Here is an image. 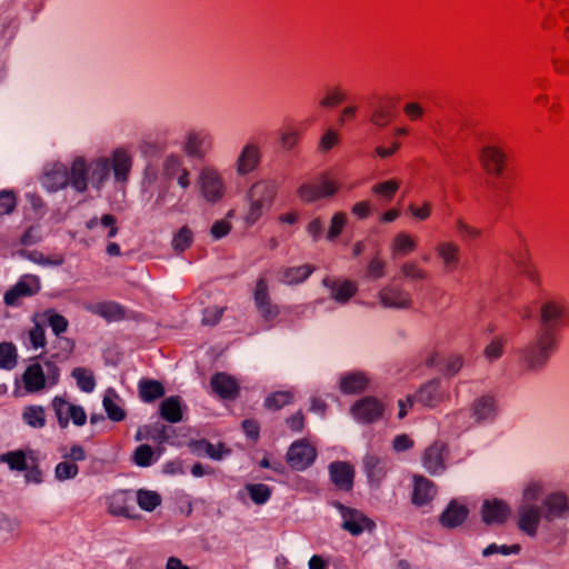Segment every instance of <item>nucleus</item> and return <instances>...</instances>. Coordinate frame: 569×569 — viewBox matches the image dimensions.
Instances as JSON below:
<instances>
[{
    "instance_id": "obj_39",
    "label": "nucleus",
    "mask_w": 569,
    "mask_h": 569,
    "mask_svg": "<svg viewBox=\"0 0 569 569\" xmlns=\"http://www.w3.org/2000/svg\"><path fill=\"white\" fill-rule=\"evenodd\" d=\"M417 249L416 239L408 232H399L395 236L390 250L393 257L406 256Z\"/></svg>"
},
{
    "instance_id": "obj_17",
    "label": "nucleus",
    "mask_w": 569,
    "mask_h": 569,
    "mask_svg": "<svg viewBox=\"0 0 569 569\" xmlns=\"http://www.w3.org/2000/svg\"><path fill=\"white\" fill-rule=\"evenodd\" d=\"M322 284L329 290L330 298L340 305L347 303L358 292L357 283L349 279L326 277Z\"/></svg>"
},
{
    "instance_id": "obj_13",
    "label": "nucleus",
    "mask_w": 569,
    "mask_h": 569,
    "mask_svg": "<svg viewBox=\"0 0 569 569\" xmlns=\"http://www.w3.org/2000/svg\"><path fill=\"white\" fill-rule=\"evenodd\" d=\"M253 301L260 316L267 322L274 321L280 315V308L271 301L269 286L266 278H259L256 281L253 290Z\"/></svg>"
},
{
    "instance_id": "obj_11",
    "label": "nucleus",
    "mask_w": 569,
    "mask_h": 569,
    "mask_svg": "<svg viewBox=\"0 0 569 569\" xmlns=\"http://www.w3.org/2000/svg\"><path fill=\"white\" fill-rule=\"evenodd\" d=\"M198 183L201 194L208 202H218L224 194V183L219 171L211 167L200 170Z\"/></svg>"
},
{
    "instance_id": "obj_15",
    "label": "nucleus",
    "mask_w": 569,
    "mask_h": 569,
    "mask_svg": "<svg viewBox=\"0 0 569 569\" xmlns=\"http://www.w3.org/2000/svg\"><path fill=\"white\" fill-rule=\"evenodd\" d=\"M329 478L338 491L351 492L355 486L356 469L348 461H333L328 467Z\"/></svg>"
},
{
    "instance_id": "obj_42",
    "label": "nucleus",
    "mask_w": 569,
    "mask_h": 569,
    "mask_svg": "<svg viewBox=\"0 0 569 569\" xmlns=\"http://www.w3.org/2000/svg\"><path fill=\"white\" fill-rule=\"evenodd\" d=\"M18 365L17 347L9 341L0 342V369L12 370Z\"/></svg>"
},
{
    "instance_id": "obj_3",
    "label": "nucleus",
    "mask_w": 569,
    "mask_h": 569,
    "mask_svg": "<svg viewBox=\"0 0 569 569\" xmlns=\"http://www.w3.org/2000/svg\"><path fill=\"white\" fill-rule=\"evenodd\" d=\"M90 168L82 157H77L70 164L69 170L66 167H54L49 177L60 176V180L54 182L57 188H66L71 186L77 192L83 193L88 190V181Z\"/></svg>"
},
{
    "instance_id": "obj_57",
    "label": "nucleus",
    "mask_w": 569,
    "mask_h": 569,
    "mask_svg": "<svg viewBox=\"0 0 569 569\" xmlns=\"http://www.w3.org/2000/svg\"><path fill=\"white\" fill-rule=\"evenodd\" d=\"M28 338L30 346L36 350L44 348L47 343L44 328L39 322H36L33 327L28 330Z\"/></svg>"
},
{
    "instance_id": "obj_47",
    "label": "nucleus",
    "mask_w": 569,
    "mask_h": 569,
    "mask_svg": "<svg viewBox=\"0 0 569 569\" xmlns=\"http://www.w3.org/2000/svg\"><path fill=\"white\" fill-rule=\"evenodd\" d=\"M71 376L76 379L78 388L83 392H92L96 387V380L91 370L77 367Z\"/></svg>"
},
{
    "instance_id": "obj_7",
    "label": "nucleus",
    "mask_w": 569,
    "mask_h": 569,
    "mask_svg": "<svg viewBox=\"0 0 569 569\" xmlns=\"http://www.w3.org/2000/svg\"><path fill=\"white\" fill-rule=\"evenodd\" d=\"M331 505L340 513L341 529L351 536L358 537L365 531L372 532L376 529V522L361 510L348 507L340 501H333Z\"/></svg>"
},
{
    "instance_id": "obj_43",
    "label": "nucleus",
    "mask_w": 569,
    "mask_h": 569,
    "mask_svg": "<svg viewBox=\"0 0 569 569\" xmlns=\"http://www.w3.org/2000/svg\"><path fill=\"white\" fill-rule=\"evenodd\" d=\"M393 120L392 107L388 104H378L371 112L369 121L377 128H386Z\"/></svg>"
},
{
    "instance_id": "obj_52",
    "label": "nucleus",
    "mask_w": 569,
    "mask_h": 569,
    "mask_svg": "<svg viewBox=\"0 0 569 569\" xmlns=\"http://www.w3.org/2000/svg\"><path fill=\"white\" fill-rule=\"evenodd\" d=\"M43 316L47 320V323L51 328L52 332L56 336H60L61 333L66 332L69 326V321L66 317L58 313L53 309H47L43 312Z\"/></svg>"
},
{
    "instance_id": "obj_31",
    "label": "nucleus",
    "mask_w": 569,
    "mask_h": 569,
    "mask_svg": "<svg viewBox=\"0 0 569 569\" xmlns=\"http://www.w3.org/2000/svg\"><path fill=\"white\" fill-rule=\"evenodd\" d=\"M166 393L161 381L151 378H141L138 381V395L141 401L146 403L154 402Z\"/></svg>"
},
{
    "instance_id": "obj_46",
    "label": "nucleus",
    "mask_w": 569,
    "mask_h": 569,
    "mask_svg": "<svg viewBox=\"0 0 569 569\" xmlns=\"http://www.w3.org/2000/svg\"><path fill=\"white\" fill-rule=\"evenodd\" d=\"M293 398L295 396L290 390L274 391L264 399V407L270 410H280L292 403Z\"/></svg>"
},
{
    "instance_id": "obj_29",
    "label": "nucleus",
    "mask_w": 569,
    "mask_h": 569,
    "mask_svg": "<svg viewBox=\"0 0 569 569\" xmlns=\"http://www.w3.org/2000/svg\"><path fill=\"white\" fill-rule=\"evenodd\" d=\"M89 310L107 322H120L127 319V309L116 301H102L89 307Z\"/></svg>"
},
{
    "instance_id": "obj_9",
    "label": "nucleus",
    "mask_w": 569,
    "mask_h": 569,
    "mask_svg": "<svg viewBox=\"0 0 569 569\" xmlns=\"http://www.w3.org/2000/svg\"><path fill=\"white\" fill-rule=\"evenodd\" d=\"M317 458V449L307 439L293 441L286 453V462L290 469L303 471L312 466Z\"/></svg>"
},
{
    "instance_id": "obj_23",
    "label": "nucleus",
    "mask_w": 569,
    "mask_h": 569,
    "mask_svg": "<svg viewBox=\"0 0 569 569\" xmlns=\"http://www.w3.org/2000/svg\"><path fill=\"white\" fill-rule=\"evenodd\" d=\"M469 509L466 505L452 499L439 516V522L443 528L453 529L461 526L468 518Z\"/></svg>"
},
{
    "instance_id": "obj_44",
    "label": "nucleus",
    "mask_w": 569,
    "mask_h": 569,
    "mask_svg": "<svg viewBox=\"0 0 569 569\" xmlns=\"http://www.w3.org/2000/svg\"><path fill=\"white\" fill-rule=\"evenodd\" d=\"M193 233L188 226L181 227L172 237L171 247L174 252L182 253L191 247Z\"/></svg>"
},
{
    "instance_id": "obj_8",
    "label": "nucleus",
    "mask_w": 569,
    "mask_h": 569,
    "mask_svg": "<svg viewBox=\"0 0 569 569\" xmlns=\"http://www.w3.org/2000/svg\"><path fill=\"white\" fill-rule=\"evenodd\" d=\"M50 407L61 429L67 428L70 421L78 427H82L87 422L84 409L79 405L68 401L66 396H54L50 401Z\"/></svg>"
},
{
    "instance_id": "obj_49",
    "label": "nucleus",
    "mask_w": 569,
    "mask_h": 569,
    "mask_svg": "<svg viewBox=\"0 0 569 569\" xmlns=\"http://www.w3.org/2000/svg\"><path fill=\"white\" fill-rule=\"evenodd\" d=\"M472 412L477 420L492 417L495 413V399L490 396L480 397L473 402Z\"/></svg>"
},
{
    "instance_id": "obj_24",
    "label": "nucleus",
    "mask_w": 569,
    "mask_h": 569,
    "mask_svg": "<svg viewBox=\"0 0 569 569\" xmlns=\"http://www.w3.org/2000/svg\"><path fill=\"white\" fill-rule=\"evenodd\" d=\"M510 515L509 506L500 499L486 500L481 507L482 521L487 525L503 523Z\"/></svg>"
},
{
    "instance_id": "obj_50",
    "label": "nucleus",
    "mask_w": 569,
    "mask_h": 569,
    "mask_svg": "<svg viewBox=\"0 0 569 569\" xmlns=\"http://www.w3.org/2000/svg\"><path fill=\"white\" fill-rule=\"evenodd\" d=\"M0 460L6 462L11 470L16 471H23L30 463L23 450L8 451L1 456Z\"/></svg>"
},
{
    "instance_id": "obj_40",
    "label": "nucleus",
    "mask_w": 569,
    "mask_h": 569,
    "mask_svg": "<svg viewBox=\"0 0 569 569\" xmlns=\"http://www.w3.org/2000/svg\"><path fill=\"white\" fill-rule=\"evenodd\" d=\"M160 416L171 423L181 421L182 409L179 397L171 396L164 399L160 405Z\"/></svg>"
},
{
    "instance_id": "obj_27",
    "label": "nucleus",
    "mask_w": 569,
    "mask_h": 569,
    "mask_svg": "<svg viewBox=\"0 0 569 569\" xmlns=\"http://www.w3.org/2000/svg\"><path fill=\"white\" fill-rule=\"evenodd\" d=\"M389 469L388 463L377 456L370 455L363 459V471L372 486H380L387 478Z\"/></svg>"
},
{
    "instance_id": "obj_45",
    "label": "nucleus",
    "mask_w": 569,
    "mask_h": 569,
    "mask_svg": "<svg viewBox=\"0 0 569 569\" xmlns=\"http://www.w3.org/2000/svg\"><path fill=\"white\" fill-rule=\"evenodd\" d=\"M244 490L256 505H264L272 495V489L264 483H247Z\"/></svg>"
},
{
    "instance_id": "obj_4",
    "label": "nucleus",
    "mask_w": 569,
    "mask_h": 569,
    "mask_svg": "<svg viewBox=\"0 0 569 569\" xmlns=\"http://www.w3.org/2000/svg\"><path fill=\"white\" fill-rule=\"evenodd\" d=\"M569 319V303L563 297H550L541 302L539 309V320L541 328L539 331H551L563 327Z\"/></svg>"
},
{
    "instance_id": "obj_30",
    "label": "nucleus",
    "mask_w": 569,
    "mask_h": 569,
    "mask_svg": "<svg viewBox=\"0 0 569 569\" xmlns=\"http://www.w3.org/2000/svg\"><path fill=\"white\" fill-rule=\"evenodd\" d=\"M435 249L447 272H452L458 268L460 262V247L456 242H439Z\"/></svg>"
},
{
    "instance_id": "obj_34",
    "label": "nucleus",
    "mask_w": 569,
    "mask_h": 569,
    "mask_svg": "<svg viewBox=\"0 0 569 569\" xmlns=\"http://www.w3.org/2000/svg\"><path fill=\"white\" fill-rule=\"evenodd\" d=\"M88 166L90 168L89 178L91 184L97 190H100L109 178L110 160L109 158L101 157L92 160Z\"/></svg>"
},
{
    "instance_id": "obj_61",
    "label": "nucleus",
    "mask_w": 569,
    "mask_h": 569,
    "mask_svg": "<svg viewBox=\"0 0 569 569\" xmlns=\"http://www.w3.org/2000/svg\"><path fill=\"white\" fill-rule=\"evenodd\" d=\"M347 222L346 213L342 211L336 212L330 221L327 238L333 240L340 236Z\"/></svg>"
},
{
    "instance_id": "obj_58",
    "label": "nucleus",
    "mask_w": 569,
    "mask_h": 569,
    "mask_svg": "<svg viewBox=\"0 0 569 569\" xmlns=\"http://www.w3.org/2000/svg\"><path fill=\"white\" fill-rule=\"evenodd\" d=\"M103 408L110 420L120 422L126 419V411L110 397L103 398Z\"/></svg>"
},
{
    "instance_id": "obj_2",
    "label": "nucleus",
    "mask_w": 569,
    "mask_h": 569,
    "mask_svg": "<svg viewBox=\"0 0 569 569\" xmlns=\"http://www.w3.org/2000/svg\"><path fill=\"white\" fill-rule=\"evenodd\" d=\"M557 348L556 335L538 331L536 338L522 350V361L529 369L541 368Z\"/></svg>"
},
{
    "instance_id": "obj_41",
    "label": "nucleus",
    "mask_w": 569,
    "mask_h": 569,
    "mask_svg": "<svg viewBox=\"0 0 569 569\" xmlns=\"http://www.w3.org/2000/svg\"><path fill=\"white\" fill-rule=\"evenodd\" d=\"M206 146H210V142L207 140V136L191 132L187 137L184 152L191 158L201 159L204 157Z\"/></svg>"
},
{
    "instance_id": "obj_55",
    "label": "nucleus",
    "mask_w": 569,
    "mask_h": 569,
    "mask_svg": "<svg viewBox=\"0 0 569 569\" xmlns=\"http://www.w3.org/2000/svg\"><path fill=\"white\" fill-rule=\"evenodd\" d=\"M79 472V467L69 459H63L54 468V476L58 480L64 481L74 478Z\"/></svg>"
},
{
    "instance_id": "obj_35",
    "label": "nucleus",
    "mask_w": 569,
    "mask_h": 569,
    "mask_svg": "<svg viewBox=\"0 0 569 569\" xmlns=\"http://www.w3.org/2000/svg\"><path fill=\"white\" fill-rule=\"evenodd\" d=\"M347 90L341 84H332L323 88L318 104L323 109H335L347 100Z\"/></svg>"
},
{
    "instance_id": "obj_60",
    "label": "nucleus",
    "mask_w": 569,
    "mask_h": 569,
    "mask_svg": "<svg viewBox=\"0 0 569 569\" xmlns=\"http://www.w3.org/2000/svg\"><path fill=\"white\" fill-rule=\"evenodd\" d=\"M339 143H340L339 133L336 130L329 128L321 136L319 143H318V149H319V151L326 153V152L330 151L332 148L337 147Z\"/></svg>"
},
{
    "instance_id": "obj_6",
    "label": "nucleus",
    "mask_w": 569,
    "mask_h": 569,
    "mask_svg": "<svg viewBox=\"0 0 569 569\" xmlns=\"http://www.w3.org/2000/svg\"><path fill=\"white\" fill-rule=\"evenodd\" d=\"M340 190V182L330 173H322L316 180L302 183L297 193L308 203L333 197Z\"/></svg>"
},
{
    "instance_id": "obj_28",
    "label": "nucleus",
    "mask_w": 569,
    "mask_h": 569,
    "mask_svg": "<svg viewBox=\"0 0 569 569\" xmlns=\"http://www.w3.org/2000/svg\"><path fill=\"white\" fill-rule=\"evenodd\" d=\"M260 159L261 151L259 147L253 143H247L236 161L237 172L241 176L252 172L259 166Z\"/></svg>"
},
{
    "instance_id": "obj_54",
    "label": "nucleus",
    "mask_w": 569,
    "mask_h": 569,
    "mask_svg": "<svg viewBox=\"0 0 569 569\" xmlns=\"http://www.w3.org/2000/svg\"><path fill=\"white\" fill-rule=\"evenodd\" d=\"M132 461L138 467H149L154 461V451L149 445H140L136 448L132 456Z\"/></svg>"
},
{
    "instance_id": "obj_48",
    "label": "nucleus",
    "mask_w": 569,
    "mask_h": 569,
    "mask_svg": "<svg viewBox=\"0 0 569 569\" xmlns=\"http://www.w3.org/2000/svg\"><path fill=\"white\" fill-rule=\"evenodd\" d=\"M399 188L400 182L397 179H389L373 184L371 188V192L385 199L387 202H390L395 198Z\"/></svg>"
},
{
    "instance_id": "obj_18",
    "label": "nucleus",
    "mask_w": 569,
    "mask_h": 569,
    "mask_svg": "<svg viewBox=\"0 0 569 569\" xmlns=\"http://www.w3.org/2000/svg\"><path fill=\"white\" fill-rule=\"evenodd\" d=\"M540 510L542 519L548 522L565 518L569 513L568 498L562 492L550 493L542 501V508Z\"/></svg>"
},
{
    "instance_id": "obj_51",
    "label": "nucleus",
    "mask_w": 569,
    "mask_h": 569,
    "mask_svg": "<svg viewBox=\"0 0 569 569\" xmlns=\"http://www.w3.org/2000/svg\"><path fill=\"white\" fill-rule=\"evenodd\" d=\"M197 448L203 450L204 453L213 460H221L231 453V449L222 442L213 445L207 440H201L197 443Z\"/></svg>"
},
{
    "instance_id": "obj_14",
    "label": "nucleus",
    "mask_w": 569,
    "mask_h": 569,
    "mask_svg": "<svg viewBox=\"0 0 569 569\" xmlns=\"http://www.w3.org/2000/svg\"><path fill=\"white\" fill-rule=\"evenodd\" d=\"M352 417L361 423H372L385 412L383 403L375 397H363L351 406Z\"/></svg>"
},
{
    "instance_id": "obj_33",
    "label": "nucleus",
    "mask_w": 569,
    "mask_h": 569,
    "mask_svg": "<svg viewBox=\"0 0 569 569\" xmlns=\"http://www.w3.org/2000/svg\"><path fill=\"white\" fill-rule=\"evenodd\" d=\"M276 186L270 181H258L248 191V200H256L269 208L276 197Z\"/></svg>"
},
{
    "instance_id": "obj_5",
    "label": "nucleus",
    "mask_w": 569,
    "mask_h": 569,
    "mask_svg": "<svg viewBox=\"0 0 569 569\" xmlns=\"http://www.w3.org/2000/svg\"><path fill=\"white\" fill-rule=\"evenodd\" d=\"M478 161L487 176L499 179L509 166L507 148L500 143H486L479 150Z\"/></svg>"
},
{
    "instance_id": "obj_1",
    "label": "nucleus",
    "mask_w": 569,
    "mask_h": 569,
    "mask_svg": "<svg viewBox=\"0 0 569 569\" xmlns=\"http://www.w3.org/2000/svg\"><path fill=\"white\" fill-rule=\"evenodd\" d=\"M22 387L26 393H41L56 387L60 381V368L54 360L32 358L21 376Z\"/></svg>"
},
{
    "instance_id": "obj_53",
    "label": "nucleus",
    "mask_w": 569,
    "mask_h": 569,
    "mask_svg": "<svg viewBox=\"0 0 569 569\" xmlns=\"http://www.w3.org/2000/svg\"><path fill=\"white\" fill-rule=\"evenodd\" d=\"M137 502L146 511H153L161 503L159 493L149 490H138Z\"/></svg>"
},
{
    "instance_id": "obj_19",
    "label": "nucleus",
    "mask_w": 569,
    "mask_h": 569,
    "mask_svg": "<svg viewBox=\"0 0 569 569\" xmlns=\"http://www.w3.org/2000/svg\"><path fill=\"white\" fill-rule=\"evenodd\" d=\"M210 387L214 395L226 400H234L240 393L237 379L227 372L213 373L210 378Z\"/></svg>"
},
{
    "instance_id": "obj_64",
    "label": "nucleus",
    "mask_w": 569,
    "mask_h": 569,
    "mask_svg": "<svg viewBox=\"0 0 569 569\" xmlns=\"http://www.w3.org/2000/svg\"><path fill=\"white\" fill-rule=\"evenodd\" d=\"M433 206L430 201H423L421 206L410 203L408 211L418 221H426L432 213Z\"/></svg>"
},
{
    "instance_id": "obj_32",
    "label": "nucleus",
    "mask_w": 569,
    "mask_h": 569,
    "mask_svg": "<svg viewBox=\"0 0 569 569\" xmlns=\"http://www.w3.org/2000/svg\"><path fill=\"white\" fill-rule=\"evenodd\" d=\"M368 377L362 372H350L340 378L339 389L345 395H357L367 390Z\"/></svg>"
},
{
    "instance_id": "obj_21",
    "label": "nucleus",
    "mask_w": 569,
    "mask_h": 569,
    "mask_svg": "<svg viewBox=\"0 0 569 569\" xmlns=\"http://www.w3.org/2000/svg\"><path fill=\"white\" fill-rule=\"evenodd\" d=\"M110 170L112 169L114 180L120 183H126L132 169V157L123 148H117L112 151L110 157Z\"/></svg>"
},
{
    "instance_id": "obj_10",
    "label": "nucleus",
    "mask_w": 569,
    "mask_h": 569,
    "mask_svg": "<svg viewBox=\"0 0 569 569\" xmlns=\"http://www.w3.org/2000/svg\"><path fill=\"white\" fill-rule=\"evenodd\" d=\"M40 289L41 284L37 276L23 274L14 286L6 291L3 302L8 307H17L22 299L37 295Z\"/></svg>"
},
{
    "instance_id": "obj_22",
    "label": "nucleus",
    "mask_w": 569,
    "mask_h": 569,
    "mask_svg": "<svg viewBox=\"0 0 569 569\" xmlns=\"http://www.w3.org/2000/svg\"><path fill=\"white\" fill-rule=\"evenodd\" d=\"M379 299L386 308L407 309L412 300L408 291L396 286H386L379 291Z\"/></svg>"
},
{
    "instance_id": "obj_56",
    "label": "nucleus",
    "mask_w": 569,
    "mask_h": 569,
    "mask_svg": "<svg viewBox=\"0 0 569 569\" xmlns=\"http://www.w3.org/2000/svg\"><path fill=\"white\" fill-rule=\"evenodd\" d=\"M506 343H507V339L505 337H501V336L495 337L486 346V348L483 350L485 357L490 361L499 359L503 353Z\"/></svg>"
},
{
    "instance_id": "obj_20",
    "label": "nucleus",
    "mask_w": 569,
    "mask_h": 569,
    "mask_svg": "<svg viewBox=\"0 0 569 569\" xmlns=\"http://www.w3.org/2000/svg\"><path fill=\"white\" fill-rule=\"evenodd\" d=\"M162 174L164 179H177L182 189H188L191 184L190 172L183 166L182 159L177 154H169L162 163Z\"/></svg>"
},
{
    "instance_id": "obj_38",
    "label": "nucleus",
    "mask_w": 569,
    "mask_h": 569,
    "mask_svg": "<svg viewBox=\"0 0 569 569\" xmlns=\"http://www.w3.org/2000/svg\"><path fill=\"white\" fill-rule=\"evenodd\" d=\"M21 419L32 429H42L47 425L46 409L40 405L26 406L22 410Z\"/></svg>"
},
{
    "instance_id": "obj_16",
    "label": "nucleus",
    "mask_w": 569,
    "mask_h": 569,
    "mask_svg": "<svg viewBox=\"0 0 569 569\" xmlns=\"http://www.w3.org/2000/svg\"><path fill=\"white\" fill-rule=\"evenodd\" d=\"M411 503L418 508L429 506L437 496L438 488L433 481L422 475H412Z\"/></svg>"
},
{
    "instance_id": "obj_59",
    "label": "nucleus",
    "mask_w": 569,
    "mask_h": 569,
    "mask_svg": "<svg viewBox=\"0 0 569 569\" xmlns=\"http://www.w3.org/2000/svg\"><path fill=\"white\" fill-rule=\"evenodd\" d=\"M17 207V196L12 190L0 191V216L11 214Z\"/></svg>"
},
{
    "instance_id": "obj_12",
    "label": "nucleus",
    "mask_w": 569,
    "mask_h": 569,
    "mask_svg": "<svg viewBox=\"0 0 569 569\" xmlns=\"http://www.w3.org/2000/svg\"><path fill=\"white\" fill-rule=\"evenodd\" d=\"M448 455V446L441 440H435L422 452V467L429 475L438 476L447 468L446 460Z\"/></svg>"
},
{
    "instance_id": "obj_25",
    "label": "nucleus",
    "mask_w": 569,
    "mask_h": 569,
    "mask_svg": "<svg viewBox=\"0 0 569 569\" xmlns=\"http://www.w3.org/2000/svg\"><path fill=\"white\" fill-rule=\"evenodd\" d=\"M518 513V528L526 535L535 537L542 518L541 510L537 506L525 505L519 507Z\"/></svg>"
},
{
    "instance_id": "obj_26",
    "label": "nucleus",
    "mask_w": 569,
    "mask_h": 569,
    "mask_svg": "<svg viewBox=\"0 0 569 569\" xmlns=\"http://www.w3.org/2000/svg\"><path fill=\"white\" fill-rule=\"evenodd\" d=\"M108 511L113 516L126 517L133 519L134 515L131 511L134 509L130 491L118 490L107 498Z\"/></svg>"
},
{
    "instance_id": "obj_37",
    "label": "nucleus",
    "mask_w": 569,
    "mask_h": 569,
    "mask_svg": "<svg viewBox=\"0 0 569 569\" xmlns=\"http://www.w3.org/2000/svg\"><path fill=\"white\" fill-rule=\"evenodd\" d=\"M413 397L416 402L423 407L432 408L437 406L441 400L439 393V381L431 380L427 382L413 395Z\"/></svg>"
},
{
    "instance_id": "obj_36",
    "label": "nucleus",
    "mask_w": 569,
    "mask_h": 569,
    "mask_svg": "<svg viewBox=\"0 0 569 569\" xmlns=\"http://www.w3.org/2000/svg\"><path fill=\"white\" fill-rule=\"evenodd\" d=\"M316 270V267L306 263L297 267H287L281 271V281L288 286H297L305 282Z\"/></svg>"
},
{
    "instance_id": "obj_62",
    "label": "nucleus",
    "mask_w": 569,
    "mask_h": 569,
    "mask_svg": "<svg viewBox=\"0 0 569 569\" xmlns=\"http://www.w3.org/2000/svg\"><path fill=\"white\" fill-rule=\"evenodd\" d=\"M301 138V132L296 127H289L281 132L280 142L282 148L291 150L298 144Z\"/></svg>"
},
{
    "instance_id": "obj_63",
    "label": "nucleus",
    "mask_w": 569,
    "mask_h": 569,
    "mask_svg": "<svg viewBox=\"0 0 569 569\" xmlns=\"http://www.w3.org/2000/svg\"><path fill=\"white\" fill-rule=\"evenodd\" d=\"M401 273L412 280H425L428 273L417 262L408 261L401 266Z\"/></svg>"
}]
</instances>
